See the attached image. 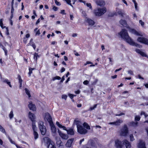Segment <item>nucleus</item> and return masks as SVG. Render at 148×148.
Returning a JSON list of instances; mask_svg holds the SVG:
<instances>
[{
	"label": "nucleus",
	"mask_w": 148,
	"mask_h": 148,
	"mask_svg": "<svg viewBox=\"0 0 148 148\" xmlns=\"http://www.w3.org/2000/svg\"><path fill=\"white\" fill-rule=\"evenodd\" d=\"M52 142L51 139L48 137H46L43 138L42 143L47 147Z\"/></svg>",
	"instance_id": "8"
},
{
	"label": "nucleus",
	"mask_w": 148,
	"mask_h": 148,
	"mask_svg": "<svg viewBox=\"0 0 148 148\" xmlns=\"http://www.w3.org/2000/svg\"><path fill=\"white\" fill-rule=\"evenodd\" d=\"M64 80V76L62 78V79L60 81V83H62L63 82V81Z\"/></svg>",
	"instance_id": "57"
},
{
	"label": "nucleus",
	"mask_w": 148,
	"mask_h": 148,
	"mask_svg": "<svg viewBox=\"0 0 148 148\" xmlns=\"http://www.w3.org/2000/svg\"><path fill=\"white\" fill-rule=\"evenodd\" d=\"M47 147V148H56L54 143L53 141Z\"/></svg>",
	"instance_id": "26"
},
{
	"label": "nucleus",
	"mask_w": 148,
	"mask_h": 148,
	"mask_svg": "<svg viewBox=\"0 0 148 148\" xmlns=\"http://www.w3.org/2000/svg\"><path fill=\"white\" fill-rule=\"evenodd\" d=\"M125 145L126 148H130V143L127 140L125 139L121 141L119 139L115 141V146L116 148H123Z\"/></svg>",
	"instance_id": "2"
},
{
	"label": "nucleus",
	"mask_w": 148,
	"mask_h": 148,
	"mask_svg": "<svg viewBox=\"0 0 148 148\" xmlns=\"http://www.w3.org/2000/svg\"><path fill=\"white\" fill-rule=\"evenodd\" d=\"M55 3L57 5L60 6L61 5L60 3V2L58 1L57 0H55Z\"/></svg>",
	"instance_id": "46"
},
{
	"label": "nucleus",
	"mask_w": 148,
	"mask_h": 148,
	"mask_svg": "<svg viewBox=\"0 0 148 148\" xmlns=\"http://www.w3.org/2000/svg\"><path fill=\"white\" fill-rule=\"evenodd\" d=\"M3 19H1L0 20V25L1 27L2 28H4L5 27V26L4 27H3Z\"/></svg>",
	"instance_id": "40"
},
{
	"label": "nucleus",
	"mask_w": 148,
	"mask_h": 148,
	"mask_svg": "<svg viewBox=\"0 0 148 148\" xmlns=\"http://www.w3.org/2000/svg\"><path fill=\"white\" fill-rule=\"evenodd\" d=\"M38 126L41 134L43 135H45L46 133V129L43 125V122L40 121L38 123Z\"/></svg>",
	"instance_id": "7"
},
{
	"label": "nucleus",
	"mask_w": 148,
	"mask_h": 148,
	"mask_svg": "<svg viewBox=\"0 0 148 148\" xmlns=\"http://www.w3.org/2000/svg\"><path fill=\"white\" fill-rule=\"evenodd\" d=\"M67 132L68 134L73 135L74 134V131L72 128H69L67 130Z\"/></svg>",
	"instance_id": "23"
},
{
	"label": "nucleus",
	"mask_w": 148,
	"mask_h": 148,
	"mask_svg": "<svg viewBox=\"0 0 148 148\" xmlns=\"http://www.w3.org/2000/svg\"><path fill=\"white\" fill-rule=\"evenodd\" d=\"M35 121H32V125L33 130L34 131H37V128L36 125H35Z\"/></svg>",
	"instance_id": "28"
},
{
	"label": "nucleus",
	"mask_w": 148,
	"mask_h": 148,
	"mask_svg": "<svg viewBox=\"0 0 148 148\" xmlns=\"http://www.w3.org/2000/svg\"><path fill=\"white\" fill-rule=\"evenodd\" d=\"M40 34V30H38L36 33V35H39Z\"/></svg>",
	"instance_id": "62"
},
{
	"label": "nucleus",
	"mask_w": 148,
	"mask_h": 148,
	"mask_svg": "<svg viewBox=\"0 0 148 148\" xmlns=\"http://www.w3.org/2000/svg\"><path fill=\"white\" fill-rule=\"evenodd\" d=\"M138 146L139 148H146L145 147V143L142 140L140 141L138 145Z\"/></svg>",
	"instance_id": "18"
},
{
	"label": "nucleus",
	"mask_w": 148,
	"mask_h": 148,
	"mask_svg": "<svg viewBox=\"0 0 148 148\" xmlns=\"http://www.w3.org/2000/svg\"><path fill=\"white\" fill-rule=\"evenodd\" d=\"M67 97V96L66 95H63L62 96V99H64L65 100H66Z\"/></svg>",
	"instance_id": "45"
},
{
	"label": "nucleus",
	"mask_w": 148,
	"mask_h": 148,
	"mask_svg": "<svg viewBox=\"0 0 148 148\" xmlns=\"http://www.w3.org/2000/svg\"><path fill=\"white\" fill-rule=\"evenodd\" d=\"M75 92L76 94H79L80 92V91L79 90H78L77 91H75Z\"/></svg>",
	"instance_id": "64"
},
{
	"label": "nucleus",
	"mask_w": 148,
	"mask_h": 148,
	"mask_svg": "<svg viewBox=\"0 0 148 148\" xmlns=\"http://www.w3.org/2000/svg\"><path fill=\"white\" fill-rule=\"evenodd\" d=\"M116 12L117 14L122 17L124 15H125L124 11L120 9H116Z\"/></svg>",
	"instance_id": "14"
},
{
	"label": "nucleus",
	"mask_w": 148,
	"mask_h": 148,
	"mask_svg": "<svg viewBox=\"0 0 148 148\" xmlns=\"http://www.w3.org/2000/svg\"><path fill=\"white\" fill-rule=\"evenodd\" d=\"M25 90L26 93L28 95L29 97H31V95L29 91L27 88H25Z\"/></svg>",
	"instance_id": "33"
},
{
	"label": "nucleus",
	"mask_w": 148,
	"mask_h": 148,
	"mask_svg": "<svg viewBox=\"0 0 148 148\" xmlns=\"http://www.w3.org/2000/svg\"><path fill=\"white\" fill-rule=\"evenodd\" d=\"M128 128L127 126L125 125L121 130L119 132L121 136H126L128 134Z\"/></svg>",
	"instance_id": "6"
},
{
	"label": "nucleus",
	"mask_w": 148,
	"mask_h": 148,
	"mask_svg": "<svg viewBox=\"0 0 148 148\" xmlns=\"http://www.w3.org/2000/svg\"><path fill=\"white\" fill-rule=\"evenodd\" d=\"M86 5L90 9H91V10L92 9V6H91V3H86Z\"/></svg>",
	"instance_id": "41"
},
{
	"label": "nucleus",
	"mask_w": 148,
	"mask_h": 148,
	"mask_svg": "<svg viewBox=\"0 0 148 148\" xmlns=\"http://www.w3.org/2000/svg\"><path fill=\"white\" fill-rule=\"evenodd\" d=\"M134 6H135V9L136 10H138V9L137 8V3H135V4H134Z\"/></svg>",
	"instance_id": "61"
},
{
	"label": "nucleus",
	"mask_w": 148,
	"mask_h": 148,
	"mask_svg": "<svg viewBox=\"0 0 148 148\" xmlns=\"http://www.w3.org/2000/svg\"><path fill=\"white\" fill-rule=\"evenodd\" d=\"M87 144L88 146L91 147H94L95 145L94 141L92 140H90L88 141Z\"/></svg>",
	"instance_id": "19"
},
{
	"label": "nucleus",
	"mask_w": 148,
	"mask_h": 148,
	"mask_svg": "<svg viewBox=\"0 0 148 148\" xmlns=\"http://www.w3.org/2000/svg\"><path fill=\"white\" fill-rule=\"evenodd\" d=\"M28 107L30 110L34 111L36 110L35 106L32 104V103H30L28 105Z\"/></svg>",
	"instance_id": "22"
},
{
	"label": "nucleus",
	"mask_w": 148,
	"mask_h": 148,
	"mask_svg": "<svg viewBox=\"0 0 148 148\" xmlns=\"http://www.w3.org/2000/svg\"><path fill=\"white\" fill-rule=\"evenodd\" d=\"M51 126V130L52 133L55 134L56 132V129L55 126L53 124V123H51L50 124Z\"/></svg>",
	"instance_id": "13"
},
{
	"label": "nucleus",
	"mask_w": 148,
	"mask_h": 148,
	"mask_svg": "<svg viewBox=\"0 0 148 148\" xmlns=\"http://www.w3.org/2000/svg\"><path fill=\"white\" fill-rule=\"evenodd\" d=\"M138 123L137 122H132L131 123V125L134 127H136L137 126Z\"/></svg>",
	"instance_id": "32"
},
{
	"label": "nucleus",
	"mask_w": 148,
	"mask_h": 148,
	"mask_svg": "<svg viewBox=\"0 0 148 148\" xmlns=\"http://www.w3.org/2000/svg\"><path fill=\"white\" fill-rule=\"evenodd\" d=\"M58 132L59 135L62 139L67 140L68 138L69 137L67 134L62 133L60 130H58Z\"/></svg>",
	"instance_id": "11"
},
{
	"label": "nucleus",
	"mask_w": 148,
	"mask_h": 148,
	"mask_svg": "<svg viewBox=\"0 0 148 148\" xmlns=\"http://www.w3.org/2000/svg\"><path fill=\"white\" fill-rule=\"evenodd\" d=\"M95 2L98 5L101 7L105 5V1L103 0H97Z\"/></svg>",
	"instance_id": "12"
},
{
	"label": "nucleus",
	"mask_w": 148,
	"mask_h": 148,
	"mask_svg": "<svg viewBox=\"0 0 148 148\" xmlns=\"http://www.w3.org/2000/svg\"><path fill=\"white\" fill-rule=\"evenodd\" d=\"M61 79V78L58 76H56L55 77H53L52 79L53 81H54L56 79L60 80Z\"/></svg>",
	"instance_id": "35"
},
{
	"label": "nucleus",
	"mask_w": 148,
	"mask_h": 148,
	"mask_svg": "<svg viewBox=\"0 0 148 148\" xmlns=\"http://www.w3.org/2000/svg\"><path fill=\"white\" fill-rule=\"evenodd\" d=\"M128 73L129 74H130L131 75H134V73H133V71L131 70H129L128 71Z\"/></svg>",
	"instance_id": "44"
},
{
	"label": "nucleus",
	"mask_w": 148,
	"mask_h": 148,
	"mask_svg": "<svg viewBox=\"0 0 148 148\" xmlns=\"http://www.w3.org/2000/svg\"><path fill=\"white\" fill-rule=\"evenodd\" d=\"M56 125L60 128H63V130H66L67 131V129L66 127L62 125L59 122L57 121L56 122Z\"/></svg>",
	"instance_id": "24"
},
{
	"label": "nucleus",
	"mask_w": 148,
	"mask_h": 148,
	"mask_svg": "<svg viewBox=\"0 0 148 148\" xmlns=\"http://www.w3.org/2000/svg\"><path fill=\"white\" fill-rule=\"evenodd\" d=\"M139 23L141 24L142 26H143L144 25V23L141 20H140L139 21Z\"/></svg>",
	"instance_id": "48"
},
{
	"label": "nucleus",
	"mask_w": 148,
	"mask_h": 148,
	"mask_svg": "<svg viewBox=\"0 0 148 148\" xmlns=\"http://www.w3.org/2000/svg\"><path fill=\"white\" fill-rule=\"evenodd\" d=\"M73 140V139H69L66 144V146L67 147H70L71 146V144Z\"/></svg>",
	"instance_id": "17"
},
{
	"label": "nucleus",
	"mask_w": 148,
	"mask_h": 148,
	"mask_svg": "<svg viewBox=\"0 0 148 148\" xmlns=\"http://www.w3.org/2000/svg\"><path fill=\"white\" fill-rule=\"evenodd\" d=\"M29 118L31 119L32 121H34V120L35 119V116L34 114L30 112H29Z\"/></svg>",
	"instance_id": "16"
},
{
	"label": "nucleus",
	"mask_w": 148,
	"mask_h": 148,
	"mask_svg": "<svg viewBox=\"0 0 148 148\" xmlns=\"http://www.w3.org/2000/svg\"><path fill=\"white\" fill-rule=\"evenodd\" d=\"M45 117L47 121L49 122V124L53 123L52 118L49 114L48 113H45Z\"/></svg>",
	"instance_id": "10"
},
{
	"label": "nucleus",
	"mask_w": 148,
	"mask_h": 148,
	"mask_svg": "<svg viewBox=\"0 0 148 148\" xmlns=\"http://www.w3.org/2000/svg\"><path fill=\"white\" fill-rule=\"evenodd\" d=\"M8 139L11 143H12V144H15L14 142L9 137H8Z\"/></svg>",
	"instance_id": "53"
},
{
	"label": "nucleus",
	"mask_w": 148,
	"mask_h": 148,
	"mask_svg": "<svg viewBox=\"0 0 148 148\" xmlns=\"http://www.w3.org/2000/svg\"><path fill=\"white\" fill-rule=\"evenodd\" d=\"M18 79L19 80V82L20 84V88H21L22 86L23 80L21 79V76L19 75H18Z\"/></svg>",
	"instance_id": "25"
},
{
	"label": "nucleus",
	"mask_w": 148,
	"mask_h": 148,
	"mask_svg": "<svg viewBox=\"0 0 148 148\" xmlns=\"http://www.w3.org/2000/svg\"><path fill=\"white\" fill-rule=\"evenodd\" d=\"M6 34L7 35H9V30L8 28V27H6Z\"/></svg>",
	"instance_id": "55"
},
{
	"label": "nucleus",
	"mask_w": 148,
	"mask_h": 148,
	"mask_svg": "<svg viewBox=\"0 0 148 148\" xmlns=\"http://www.w3.org/2000/svg\"><path fill=\"white\" fill-rule=\"evenodd\" d=\"M117 77V75H115L114 76H111V78L112 79H114L116 78Z\"/></svg>",
	"instance_id": "63"
},
{
	"label": "nucleus",
	"mask_w": 148,
	"mask_h": 148,
	"mask_svg": "<svg viewBox=\"0 0 148 148\" xmlns=\"http://www.w3.org/2000/svg\"><path fill=\"white\" fill-rule=\"evenodd\" d=\"M125 114L123 113V112H121L120 114H116L115 115L116 116H121V115H124Z\"/></svg>",
	"instance_id": "54"
},
{
	"label": "nucleus",
	"mask_w": 148,
	"mask_h": 148,
	"mask_svg": "<svg viewBox=\"0 0 148 148\" xmlns=\"http://www.w3.org/2000/svg\"><path fill=\"white\" fill-rule=\"evenodd\" d=\"M123 121L122 120L119 119L115 121V125L118 126L120 125V124L123 122Z\"/></svg>",
	"instance_id": "27"
},
{
	"label": "nucleus",
	"mask_w": 148,
	"mask_h": 148,
	"mask_svg": "<svg viewBox=\"0 0 148 148\" xmlns=\"http://www.w3.org/2000/svg\"><path fill=\"white\" fill-rule=\"evenodd\" d=\"M60 13L63 14H66V13L65 12V10H62L61 11Z\"/></svg>",
	"instance_id": "52"
},
{
	"label": "nucleus",
	"mask_w": 148,
	"mask_h": 148,
	"mask_svg": "<svg viewBox=\"0 0 148 148\" xmlns=\"http://www.w3.org/2000/svg\"><path fill=\"white\" fill-rule=\"evenodd\" d=\"M68 95L71 99H73L74 97V95L71 94H69Z\"/></svg>",
	"instance_id": "51"
},
{
	"label": "nucleus",
	"mask_w": 148,
	"mask_h": 148,
	"mask_svg": "<svg viewBox=\"0 0 148 148\" xmlns=\"http://www.w3.org/2000/svg\"><path fill=\"white\" fill-rule=\"evenodd\" d=\"M32 46L34 48V49L35 50L36 47L35 44L34 43L32 44Z\"/></svg>",
	"instance_id": "60"
},
{
	"label": "nucleus",
	"mask_w": 148,
	"mask_h": 148,
	"mask_svg": "<svg viewBox=\"0 0 148 148\" xmlns=\"http://www.w3.org/2000/svg\"><path fill=\"white\" fill-rule=\"evenodd\" d=\"M86 21L88 23L89 25L91 26L94 25L95 23V22L93 21L89 18H87L86 20Z\"/></svg>",
	"instance_id": "21"
},
{
	"label": "nucleus",
	"mask_w": 148,
	"mask_h": 148,
	"mask_svg": "<svg viewBox=\"0 0 148 148\" xmlns=\"http://www.w3.org/2000/svg\"><path fill=\"white\" fill-rule=\"evenodd\" d=\"M72 36L73 37H76L77 36V34L76 33H73L72 34Z\"/></svg>",
	"instance_id": "59"
},
{
	"label": "nucleus",
	"mask_w": 148,
	"mask_h": 148,
	"mask_svg": "<svg viewBox=\"0 0 148 148\" xmlns=\"http://www.w3.org/2000/svg\"><path fill=\"white\" fill-rule=\"evenodd\" d=\"M33 134L34 135V139L36 140L38 137V134L37 132L36 131H34Z\"/></svg>",
	"instance_id": "29"
},
{
	"label": "nucleus",
	"mask_w": 148,
	"mask_h": 148,
	"mask_svg": "<svg viewBox=\"0 0 148 148\" xmlns=\"http://www.w3.org/2000/svg\"><path fill=\"white\" fill-rule=\"evenodd\" d=\"M65 71V69L64 67H62V68L61 69V70L60 72L62 73L64 72V71Z\"/></svg>",
	"instance_id": "56"
},
{
	"label": "nucleus",
	"mask_w": 148,
	"mask_h": 148,
	"mask_svg": "<svg viewBox=\"0 0 148 148\" xmlns=\"http://www.w3.org/2000/svg\"><path fill=\"white\" fill-rule=\"evenodd\" d=\"M140 119V117L139 116H136L135 117V120L136 121H139Z\"/></svg>",
	"instance_id": "39"
},
{
	"label": "nucleus",
	"mask_w": 148,
	"mask_h": 148,
	"mask_svg": "<svg viewBox=\"0 0 148 148\" xmlns=\"http://www.w3.org/2000/svg\"><path fill=\"white\" fill-rule=\"evenodd\" d=\"M119 35L122 38L124 39L130 45L132 46H135L139 48L142 47L141 45L136 43L133 41V40L129 36L127 31L126 29H122V31L120 32Z\"/></svg>",
	"instance_id": "1"
},
{
	"label": "nucleus",
	"mask_w": 148,
	"mask_h": 148,
	"mask_svg": "<svg viewBox=\"0 0 148 148\" xmlns=\"http://www.w3.org/2000/svg\"><path fill=\"white\" fill-rule=\"evenodd\" d=\"M14 114L12 111H11L9 114V117L10 119H11L13 117Z\"/></svg>",
	"instance_id": "36"
},
{
	"label": "nucleus",
	"mask_w": 148,
	"mask_h": 148,
	"mask_svg": "<svg viewBox=\"0 0 148 148\" xmlns=\"http://www.w3.org/2000/svg\"><path fill=\"white\" fill-rule=\"evenodd\" d=\"M3 82L5 83H6L7 84H8L9 86L10 87H12V85L11 84L10 82L8 81V79H5L3 81Z\"/></svg>",
	"instance_id": "31"
},
{
	"label": "nucleus",
	"mask_w": 148,
	"mask_h": 148,
	"mask_svg": "<svg viewBox=\"0 0 148 148\" xmlns=\"http://www.w3.org/2000/svg\"><path fill=\"white\" fill-rule=\"evenodd\" d=\"M56 143L58 146V148H63L64 146L63 145L62 141L60 140H58L56 141Z\"/></svg>",
	"instance_id": "20"
},
{
	"label": "nucleus",
	"mask_w": 148,
	"mask_h": 148,
	"mask_svg": "<svg viewBox=\"0 0 148 148\" xmlns=\"http://www.w3.org/2000/svg\"><path fill=\"white\" fill-rule=\"evenodd\" d=\"M2 49L4 51L5 55L6 56H7L8 55V54H7L8 51H7V50L5 49V47H4V46H3Z\"/></svg>",
	"instance_id": "37"
},
{
	"label": "nucleus",
	"mask_w": 148,
	"mask_h": 148,
	"mask_svg": "<svg viewBox=\"0 0 148 148\" xmlns=\"http://www.w3.org/2000/svg\"><path fill=\"white\" fill-rule=\"evenodd\" d=\"M58 8L55 6H53V9L55 11H57L58 10Z\"/></svg>",
	"instance_id": "50"
},
{
	"label": "nucleus",
	"mask_w": 148,
	"mask_h": 148,
	"mask_svg": "<svg viewBox=\"0 0 148 148\" xmlns=\"http://www.w3.org/2000/svg\"><path fill=\"white\" fill-rule=\"evenodd\" d=\"M107 11L106 8H98L94 11V13L96 16H101L105 13Z\"/></svg>",
	"instance_id": "5"
},
{
	"label": "nucleus",
	"mask_w": 148,
	"mask_h": 148,
	"mask_svg": "<svg viewBox=\"0 0 148 148\" xmlns=\"http://www.w3.org/2000/svg\"><path fill=\"white\" fill-rule=\"evenodd\" d=\"M89 83V82L88 81V80H85V81H84V82H83V84L84 85H86L87 84H88Z\"/></svg>",
	"instance_id": "49"
},
{
	"label": "nucleus",
	"mask_w": 148,
	"mask_h": 148,
	"mask_svg": "<svg viewBox=\"0 0 148 148\" xmlns=\"http://www.w3.org/2000/svg\"><path fill=\"white\" fill-rule=\"evenodd\" d=\"M137 41L148 45V40L145 38L139 37L137 39Z\"/></svg>",
	"instance_id": "9"
},
{
	"label": "nucleus",
	"mask_w": 148,
	"mask_h": 148,
	"mask_svg": "<svg viewBox=\"0 0 148 148\" xmlns=\"http://www.w3.org/2000/svg\"><path fill=\"white\" fill-rule=\"evenodd\" d=\"M130 140L131 141H133L134 140V136L132 134H131L130 136Z\"/></svg>",
	"instance_id": "42"
},
{
	"label": "nucleus",
	"mask_w": 148,
	"mask_h": 148,
	"mask_svg": "<svg viewBox=\"0 0 148 148\" xmlns=\"http://www.w3.org/2000/svg\"><path fill=\"white\" fill-rule=\"evenodd\" d=\"M0 130L1 132H3V133H6L5 130V129L3 128V127H2L0 129Z\"/></svg>",
	"instance_id": "47"
},
{
	"label": "nucleus",
	"mask_w": 148,
	"mask_h": 148,
	"mask_svg": "<svg viewBox=\"0 0 148 148\" xmlns=\"http://www.w3.org/2000/svg\"><path fill=\"white\" fill-rule=\"evenodd\" d=\"M84 127L88 130L90 129V127L86 123L84 122L83 124Z\"/></svg>",
	"instance_id": "30"
},
{
	"label": "nucleus",
	"mask_w": 148,
	"mask_h": 148,
	"mask_svg": "<svg viewBox=\"0 0 148 148\" xmlns=\"http://www.w3.org/2000/svg\"><path fill=\"white\" fill-rule=\"evenodd\" d=\"M97 104H96L94 105V106L92 107H91L90 108V110H94L95 108H96L97 106Z\"/></svg>",
	"instance_id": "43"
},
{
	"label": "nucleus",
	"mask_w": 148,
	"mask_h": 148,
	"mask_svg": "<svg viewBox=\"0 0 148 148\" xmlns=\"http://www.w3.org/2000/svg\"><path fill=\"white\" fill-rule=\"evenodd\" d=\"M14 11V9L13 6H12V9H11V13H13Z\"/></svg>",
	"instance_id": "58"
},
{
	"label": "nucleus",
	"mask_w": 148,
	"mask_h": 148,
	"mask_svg": "<svg viewBox=\"0 0 148 148\" xmlns=\"http://www.w3.org/2000/svg\"><path fill=\"white\" fill-rule=\"evenodd\" d=\"M136 51L137 53L140 54L142 56L148 58V56H147V55L144 52L141 51L140 49H136Z\"/></svg>",
	"instance_id": "15"
},
{
	"label": "nucleus",
	"mask_w": 148,
	"mask_h": 148,
	"mask_svg": "<svg viewBox=\"0 0 148 148\" xmlns=\"http://www.w3.org/2000/svg\"><path fill=\"white\" fill-rule=\"evenodd\" d=\"M119 23L123 26L128 29L129 31L132 34L137 36H141V34L135 29L130 28L127 25V22L125 20L122 19L120 20Z\"/></svg>",
	"instance_id": "3"
},
{
	"label": "nucleus",
	"mask_w": 148,
	"mask_h": 148,
	"mask_svg": "<svg viewBox=\"0 0 148 148\" xmlns=\"http://www.w3.org/2000/svg\"><path fill=\"white\" fill-rule=\"evenodd\" d=\"M38 57H39L38 54L36 53H35L34 54V58L36 60V61L37 60Z\"/></svg>",
	"instance_id": "34"
},
{
	"label": "nucleus",
	"mask_w": 148,
	"mask_h": 148,
	"mask_svg": "<svg viewBox=\"0 0 148 148\" xmlns=\"http://www.w3.org/2000/svg\"><path fill=\"white\" fill-rule=\"evenodd\" d=\"M75 124L76 125L78 132L81 134H85L87 132V130L79 124L78 121H75Z\"/></svg>",
	"instance_id": "4"
},
{
	"label": "nucleus",
	"mask_w": 148,
	"mask_h": 148,
	"mask_svg": "<svg viewBox=\"0 0 148 148\" xmlns=\"http://www.w3.org/2000/svg\"><path fill=\"white\" fill-rule=\"evenodd\" d=\"M34 68H29V72L28 73V74H29V76H31V74L32 73V71L33 70H34Z\"/></svg>",
	"instance_id": "38"
}]
</instances>
